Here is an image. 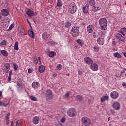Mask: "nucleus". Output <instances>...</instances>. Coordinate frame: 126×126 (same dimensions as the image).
Wrapping results in <instances>:
<instances>
[{"label":"nucleus","instance_id":"f257e3e1","mask_svg":"<svg viewBox=\"0 0 126 126\" xmlns=\"http://www.w3.org/2000/svg\"><path fill=\"white\" fill-rule=\"evenodd\" d=\"M76 10H77V6L76 4L74 2H71L69 4L68 6V12L71 14H74L75 12H76Z\"/></svg>","mask_w":126,"mask_h":126},{"label":"nucleus","instance_id":"f03ea898","mask_svg":"<svg viewBox=\"0 0 126 126\" xmlns=\"http://www.w3.org/2000/svg\"><path fill=\"white\" fill-rule=\"evenodd\" d=\"M99 23L100 25V27L102 30H106V29H107L108 27L107 26V24L108 23V22L107 21V19L106 18H102L100 19L99 21Z\"/></svg>","mask_w":126,"mask_h":126},{"label":"nucleus","instance_id":"7ed1b4c3","mask_svg":"<svg viewBox=\"0 0 126 126\" xmlns=\"http://www.w3.org/2000/svg\"><path fill=\"white\" fill-rule=\"evenodd\" d=\"M71 34L74 38L78 37L79 34V27L77 26H74L72 27Z\"/></svg>","mask_w":126,"mask_h":126},{"label":"nucleus","instance_id":"20e7f679","mask_svg":"<svg viewBox=\"0 0 126 126\" xmlns=\"http://www.w3.org/2000/svg\"><path fill=\"white\" fill-rule=\"evenodd\" d=\"M82 124L85 126H89L91 125V120L86 116H84L81 118Z\"/></svg>","mask_w":126,"mask_h":126},{"label":"nucleus","instance_id":"39448f33","mask_svg":"<svg viewBox=\"0 0 126 126\" xmlns=\"http://www.w3.org/2000/svg\"><path fill=\"white\" fill-rule=\"evenodd\" d=\"M76 110L74 108H70L68 111H67V115L69 116V117H75L76 116Z\"/></svg>","mask_w":126,"mask_h":126},{"label":"nucleus","instance_id":"423d86ee","mask_svg":"<svg viewBox=\"0 0 126 126\" xmlns=\"http://www.w3.org/2000/svg\"><path fill=\"white\" fill-rule=\"evenodd\" d=\"M45 94H46L45 97H46V99L51 100V99L53 98L54 94H53V92H52V90H47L46 93H45Z\"/></svg>","mask_w":126,"mask_h":126},{"label":"nucleus","instance_id":"0eeeda50","mask_svg":"<svg viewBox=\"0 0 126 126\" xmlns=\"http://www.w3.org/2000/svg\"><path fill=\"white\" fill-rule=\"evenodd\" d=\"M90 68L93 71H98L99 70V66L96 63H93L90 65Z\"/></svg>","mask_w":126,"mask_h":126},{"label":"nucleus","instance_id":"6e6552de","mask_svg":"<svg viewBox=\"0 0 126 126\" xmlns=\"http://www.w3.org/2000/svg\"><path fill=\"white\" fill-rule=\"evenodd\" d=\"M84 61L86 64H88V65H90V64H92L93 63V60H92V59L90 58V57H85L84 59Z\"/></svg>","mask_w":126,"mask_h":126},{"label":"nucleus","instance_id":"1a4fd4ad","mask_svg":"<svg viewBox=\"0 0 126 126\" xmlns=\"http://www.w3.org/2000/svg\"><path fill=\"white\" fill-rule=\"evenodd\" d=\"M47 55L49 58H54L55 56H57V53L55 51H52L47 49Z\"/></svg>","mask_w":126,"mask_h":126},{"label":"nucleus","instance_id":"9d476101","mask_svg":"<svg viewBox=\"0 0 126 126\" xmlns=\"http://www.w3.org/2000/svg\"><path fill=\"white\" fill-rule=\"evenodd\" d=\"M112 107L114 110L118 111L121 109V104L118 102H115L112 104Z\"/></svg>","mask_w":126,"mask_h":126},{"label":"nucleus","instance_id":"9b49d317","mask_svg":"<svg viewBox=\"0 0 126 126\" xmlns=\"http://www.w3.org/2000/svg\"><path fill=\"white\" fill-rule=\"evenodd\" d=\"M102 9V6L100 4H97L95 6L92 8V11L94 12H97L98 10H101Z\"/></svg>","mask_w":126,"mask_h":126},{"label":"nucleus","instance_id":"f8f14e48","mask_svg":"<svg viewBox=\"0 0 126 126\" xmlns=\"http://www.w3.org/2000/svg\"><path fill=\"white\" fill-rule=\"evenodd\" d=\"M87 31L88 33L91 34V33H93V31H94V26L92 25H89L87 27Z\"/></svg>","mask_w":126,"mask_h":126},{"label":"nucleus","instance_id":"ddd939ff","mask_svg":"<svg viewBox=\"0 0 126 126\" xmlns=\"http://www.w3.org/2000/svg\"><path fill=\"white\" fill-rule=\"evenodd\" d=\"M1 14L3 16H8L9 14V11L7 9H3L1 11Z\"/></svg>","mask_w":126,"mask_h":126},{"label":"nucleus","instance_id":"4468645a","mask_svg":"<svg viewBox=\"0 0 126 126\" xmlns=\"http://www.w3.org/2000/svg\"><path fill=\"white\" fill-rule=\"evenodd\" d=\"M111 98L112 99H117L119 97V93L117 92H112L111 94Z\"/></svg>","mask_w":126,"mask_h":126},{"label":"nucleus","instance_id":"2eb2a0df","mask_svg":"<svg viewBox=\"0 0 126 126\" xmlns=\"http://www.w3.org/2000/svg\"><path fill=\"white\" fill-rule=\"evenodd\" d=\"M26 13L27 15H28V16H30V17L34 16V15H35V13H34V12H33V11H32L30 9H28L26 11Z\"/></svg>","mask_w":126,"mask_h":126},{"label":"nucleus","instance_id":"dca6fc26","mask_svg":"<svg viewBox=\"0 0 126 126\" xmlns=\"http://www.w3.org/2000/svg\"><path fill=\"white\" fill-rule=\"evenodd\" d=\"M28 34L30 37L32 38V39H35V34H34V31L30 29L28 30Z\"/></svg>","mask_w":126,"mask_h":126},{"label":"nucleus","instance_id":"f3484780","mask_svg":"<svg viewBox=\"0 0 126 126\" xmlns=\"http://www.w3.org/2000/svg\"><path fill=\"white\" fill-rule=\"evenodd\" d=\"M40 122V118L38 116H35L33 119V123L35 125H38Z\"/></svg>","mask_w":126,"mask_h":126},{"label":"nucleus","instance_id":"a211bd4d","mask_svg":"<svg viewBox=\"0 0 126 126\" xmlns=\"http://www.w3.org/2000/svg\"><path fill=\"white\" fill-rule=\"evenodd\" d=\"M82 10L83 13H87L88 12V10H89V5H86L82 7Z\"/></svg>","mask_w":126,"mask_h":126},{"label":"nucleus","instance_id":"6ab92c4d","mask_svg":"<svg viewBox=\"0 0 126 126\" xmlns=\"http://www.w3.org/2000/svg\"><path fill=\"white\" fill-rule=\"evenodd\" d=\"M10 69V64L7 63L5 65V73H7Z\"/></svg>","mask_w":126,"mask_h":126},{"label":"nucleus","instance_id":"aec40b11","mask_svg":"<svg viewBox=\"0 0 126 126\" xmlns=\"http://www.w3.org/2000/svg\"><path fill=\"white\" fill-rule=\"evenodd\" d=\"M32 85L33 88H34L35 89H37L40 87V83L38 82H33Z\"/></svg>","mask_w":126,"mask_h":126},{"label":"nucleus","instance_id":"412c9836","mask_svg":"<svg viewBox=\"0 0 126 126\" xmlns=\"http://www.w3.org/2000/svg\"><path fill=\"white\" fill-rule=\"evenodd\" d=\"M116 37L117 38H118L119 39V40H120L121 42H125V37H124L123 36H122V35L117 33L116 34Z\"/></svg>","mask_w":126,"mask_h":126},{"label":"nucleus","instance_id":"4be33fe9","mask_svg":"<svg viewBox=\"0 0 126 126\" xmlns=\"http://www.w3.org/2000/svg\"><path fill=\"white\" fill-rule=\"evenodd\" d=\"M104 38L99 37L97 39V43L99 45H104Z\"/></svg>","mask_w":126,"mask_h":126},{"label":"nucleus","instance_id":"5701e85b","mask_svg":"<svg viewBox=\"0 0 126 126\" xmlns=\"http://www.w3.org/2000/svg\"><path fill=\"white\" fill-rule=\"evenodd\" d=\"M107 100H109V96H108L103 95L101 98V103H104V102H105V101H107Z\"/></svg>","mask_w":126,"mask_h":126},{"label":"nucleus","instance_id":"b1692460","mask_svg":"<svg viewBox=\"0 0 126 126\" xmlns=\"http://www.w3.org/2000/svg\"><path fill=\"white\" fill-rule=\"evenodd\" d=\"M89 5H90V6L94 7V5L96 4V1H95V0H90L89 1Z\"/></svg>","mask_w":126,"mask_h":126},{"label":"nucleus","instance_id":"393cba45","mask_svg":"<svg viewBox=\"0 0 126 126\" xmlns=\"http://www.w3.org/2000/svg\"><path fill=\"white\" fill-rule=\"evenodd\" d=\"M19 33L22 36H25V30L23 28H21L19 30Z\"/></svg>","mask_w":126,"mask_h":126},{"label":"nucleus","instance_id":"a878e982","mask_svg":"<svg viewBox=\"0 0 126 126\" xmlns=\"http://www.w3.org/2000/svg\"><path fill=\"white\" fill-rule=\"evenodd\" d=\"M1 54L4 56V57H8V52L6 50H1Z\"/></svg>","mask_w":126,"mask_h":126},{"label":"nucleus","instance_id":"bb28decb","mask_svg":"<svg viewBox=\"0 0 126 126\" xmlns=\"http://www.w3.org/2000/svg\"><path fill=\"white\" fill-rule=\"evenodd\" d=\"M64 26L66 28H69L70 26H71V23L69 22V21H67L64 23Z\"/></svg>","mask_w":126,"mask_h":126},{"label":"nucleus","instance_id":"cd10ccee","mask_svg":"<svg viewBox=\"0 0 126 126\" xmlns=\"http://www.w3.org/2000/svg\"><path fill=\"white\" fill-rule=\"evenodd\" d=\"M29 98L32 101H33L34 102H37V101H38V98H37V97L34 96H32V95L29 96Z\"/></svg>","mask_w":126,"mask_h":126},{"label":"nucleus","instance_id":"c85d7f7f","mask_svg":"<svg viewBox=\"0 0 126 126\" xmlns=\"http://www.w3.org/2000/svg\"><path fill=\"white\" fill-rule=\"evenodd\" d=\"M63 5V2L61 0H57V6L58 7H62Z\"/></svg>","mask_w":126,"mask_h":126},{"label":"nucleus","instance_id":"c756f323","mask_svg":"<svg viewBox=\"0 0 126 126\" xmlns=\"http://www.w3.org/2000/svg\"><path fill=\"white\" fill-rule=\"evenodd\" d=\"M75 99L76 101L80 102L82 101V96L80 95H78L75 97Z\"/></svg>","mask_w":126,"mask_h":126},{"label":"nucleus","instance_id":"7c9ffc66","mask_svg":"<svg viewBox=\"0 0 126 126\" xmlns=\"http://www.w3.org/2000/svg\"><path fill=\"white\" fill-rule=\"evenodd\" d=\"M126 32V28L123 27L120 29V32L122 34L123 36H125V34L124 33Z\"/></svg>","mask_w":126,"mask_h":126},{"label":"nucleus","instance_id":"2f4dec72","mask_svg":"<svg viewBox=\"0 0 126 126\" xmlns=\"http://www.w3.org/2000/svg\"><path fill=\"white\" fill-rule=\"evenodd\" d=\"M39 71L42 73V72L45 71V67L43 65L40 66L39 67Z\"/></svg>","mask_w":126,"mask_h":126},{"label":"nucleus","instance_id":"473e14b6","mask_svg":"<svg viewBox=\"0 0 126 126\" xmlns=\"http://www.w3.org/2000/svg\"><path fill=\"white\" fill-rule=\"evenodd\" d=\"M9 117H10V113H8L7 116L5 117V119L6 120L7 125H8V123H9Z\"/></svg>","mask_w":126,"mask_h":126},{"label":"nucleus","instance_id":"72a5a7b5","mask_svg":"<svg viewBox=\"0 0 126 126\" xmlns=\"http://www.w3.org/2000/svg\"><path fill=\"white\" fill-rule=\"evenodd\" d=\"M42 38L44 40H46V39H48V38H49V35H48L47 32H44L42 34Z\"/></svg>","mask_w":126,"mask_h":126},{"label":"nucleus","instance_id":"f704fd0d","mask_svg":"<svg viewBox=\"0 0 126 126\" xmlns=\"http://www.w3.org/2000/svg\"><path fill=\"white\" fill-rule=\"evenodd\" d=\"M113 56L116 58H118V59H121V58H122V56H121L118 52L114 53Z\"/></svg>","mask_w":126,"mask_h":126},{"label":"nucleus","instance_id":"c9c22d12","mask_svg":"<svg viewBox=\"0 0 126 126\" xmlns=\"http://www.w3.org/2000/svg\"><path fill=\"white\" fill-rule=\"evenodd\" d=\"M14 49L16 51H18V41H16L14 46Z\"/></svg>","mask_w":126,"mask_h":126},{"label":"nucleus","instance_id":"e433bc0d","mask_svg":"<svg viewBox=\"0 0 126 126\" xmlns=\"http://www.w3.org/2000/svg\"><path fill=\"white\" fill-rule=\"evenodd\" d=\"M9 104V103H7V104L5 103L2 102V101L0 100V106H3V107H7V105Z\"/></svg>","mask_w":126,"mask_h":126},{"label":"nucleus","instance_id":"4c0bfd02","mask_svg":"<svg viewBox=\"0 0 126 126\" xmlns=\"http://www.w3.org/2000/svg\"><path fill=\"white\" fill-rule=\"evenodd\" d=\"M7 44V41H6L5 40H3L0 43V46H6Z\"/></svg>","mask_w":126,"mask_h":126},{"label":"nucleus","instance_id":"58836bf2","mask_svg":"<svg viewBox=\"0 0 126 126\" xmlns=\"http://www.w3.org/2000/svg\"><path fill=\"white\" fill-rule=\"evenodd\" d=\"M33 63L34 64H38V59L36 57L33 58Z\"/></svg>","mask_w":126,"mask_h":126},{"label":"nucleus","instance_id":"ea45409f","mask_svg":"<svg viewBox=\"0 0 126 126\" xmlns=\"http://www.w3.org/2000/svg\"><path fill=\"white\" fill-rule=\"evenodd\" d=\"M63 68V66L61 64H58L56 66V69L57 70H61Z\"/></svg>","mask_w":126,"mask_h":126},{"label":"nucleus","instance_id":"a19ab883","mask_svg":"<svg viewBox=\"0 0 126 126\" xmlns=\"http://www.w3.org/2000/svg\"><path fill=\"white\" fill-rule=\"evenodd\" d=\"M15 25L14 24H12L10 26L9 29H8L7 31H10V30H12V29L13 28V27H14Z\"/></svg>","mask_w":126,"mask_h":126},{"label":"nucleus","instance_id":"79ce46f5","mask_svg":"<svg viewBox=\"0 0 126 126\" xmlns=\"http://www.w3.org/2000/svg\"><path fill=\"white\" fill-rule=\"evenodd\" d=\"M13 65L14 70H17L18 69V65L16 63L13 64Z\"/></svg>","mask_w":126,"mask_h":126},{"label":"nucleus","instance_id":"37998d69","mask_svg":"<svg viewBox=\"0 0 126 126\" xmlns=\"http://www.w3.org/2000/svg\"><path fill=\"white\" fill-rule=\"evenodd\" d=\"M77 43H78V44H79V45H80V46H83V42H82V41H81V39H78L77 40Z\"/></svg>","mask_w":126,"mask_h":126},{"label":"nucleus","instance_id":"c03bdc74","mask_svg":"<svg viewBox=\"0 0 126 126\" xmlns=\"http://www.w3.org/2000/svg\"><path fill=\"white\" fill-rule=\"evenodd\" d=\"M94 50L95 52H99V47L95 46L94 47Z\"/></svg>","mask_w":126,"mask_h":126},{"label":"nucleus","instance_id":"a18cd8bd","mask_svg":"<svg viewBox=\"0 0 126 126\" xmlns=\"http://www.w3.org/2000/svg\"><path fill=\"white\" fill-rule=\"evenodd\" d=\"M69 94H70V93L67 92L66 94H65V98H67V99H68L69 97Z\"/></svg>","mask_w":126,"mask_h":126},{"label":"nucleus","instance_id":"49530a36","mask_svg":"<svg viewBox=\"0 0 126 126\" xmlns=\"http://www.w3.org/2000/svg\"><path fill=\"white\" fill-rule=\"evenodd\" d=\"M21 125V121L20 120H18L16 122V126H19Z\"/></svg>","mask_w":126,"mask_h":126},{"label":"nucleus","instance_id":"de8ad7c7","mask_svg":"<svg viewBox=\"0 0 126 126\" xmlns=\"http://www.w3.org/2000/svg\"><path fill=\"white\" fill-rule=\"evenodd\" d=\"M28 73H32L33 72V69L32 68H29L28 70Z\"/></svg>","mask_w":126,"mask_h":126},{"label":"nucleus","instance_id":"09e8293b","mask_svg":"<svg viewBox=\"0 0 126 126\" xmlns=\"http://www.w3.org/2000/svg\"><path fill=\"white\" fill-rule=\"evenodd\" d=\"M60 122H61V123H64L65 122V118H63L61 119Z\"/></svg>","mask_w":126,"mask_h":126},{"label":"nucleus","instance_id":"8fccbe9b","mask_svg":"<svg viewBox=\"0 0 126 126\" xmlns=\"http://www.w3.org/2000/svg\"><path fill=\"white\" fill-rule=\"evenodd\" d=\"M126 71V69H123L122 71H121V74H120V77L121 76H122L123 74H124V73H125V72Z\"/></svg>","mask_w":126,"mask_h":126},{"label":"nucleus","instance_id":"3c124183","mask_svg":"<svg viewBox=\"0 0 126 126\" xmlns=\"http://www.w3.org/2000/svg\"><path fill=\"white\" fill-rule=\"evenodd\" d=\"M91 36L93 38H94V39H96V38H97V35H96V34H91Z\"/></svg>","mask_w":126,"mask_h":126},{"label":"nucleus","instance_id":"603ef678","mask_svg":"<svg viewBox=\"0 0 126 126\" xmlns=\"http://www.w3.org/2000/svg\"><path fill=\"white\" fill-rule=\"evenodd\" d=\"M8 82H9L10 81H11V76H9L8 77Z\"/></svg>","mask_w":126,"mask_h":126},{"label":"nucleus","instance_id":"864d4df0","mask_svg":"<svg viewBox=\"0 0 126 126\" xmlns=\"http://www.w3.org/2000/svg\"><path fill=\"white\" fill-rule=\"evenodd\" d=\"M78 74H79V75H81V74H82V71L79 70L78 71Z\"/></svg>","mask_w":126,"mask_h":126},{"label":"nucleus","instance_id":"5fc2aeb1","mask_svg":"<svg viewBox=\"0 0 126 126\" xmlns=\"http://www.w3.org/2000/svg\"><path fill=\"white\" fill-rule=\"evenodd\" d=\"M122 85H123V86H125V87H126V83L125 82H123V83H122Z\"/></svg>","mask_w":126,"mask_h":126},{"label":"nucleus","instance_id":"6e6d98bb","mask_svg":"<svg viewBox=\"0 0 126 126\" xmlns=\"http://www.w3.org/2000/svg\"><path fill=\"white\" fill-rule=\"evenodd\" d=\"M12 74V71L11 70L9 72V75L11 76Z\"/></svg>","mask_w":126,"mask_h":126},{"label":"nucleus","instance_id":"4d7b16f0","mask_svg":"<svg viewBox=\"0 0 126 126\" xmlns=\"http://www.w3.org/2000/svg\"><path fill=\"white\" fill-rule=\"evenodd\" d=\"M116 44H117V43H116V42H115V41H113V42H112V45H113V46H116Z\"/></svg>","mask_w":126,"mask_h":126},{"label":"nucleus","instance_id":"13d9d810","mask_svg":"<svg viewBox=\"0 0 126 126\" xmlns=\"http://www.w3.org/2000/svg\"><path fill=\"white\" fill-rule=\"evenodd\" d=\"M2 96V91H0V97H1Z\"/></svg>","mask_w":126,"mask_h":126},{"label":"nucleus","instance_id":"bf43d9fd","mask_svg":"<svg viewBox=\"0 0 126 126\" xmlns=\"http://www.w3.org/2000/svg\"><path fill=\"white\" fill-rule=\"evenodd\" d=\"M56 126H63V125L60 124H57Z\"/></svg>","mask_w":126,"mask_h":126},{"label":"nucleus","instance_id":"052dcab7","mask_svg":"<svg viewBox=\"0 0 126 126\" xmlns=\"http://www.w3.org/2000/svg\"><path fill=\"white\" fill-rule=\"evenodd\" d=\"M123 55H124V57H125V58H126V52H124V53H123Z\"/></svg>","mask_w":126,"mask_h":126},{"label":"nucleus","instance_id":"680f3d73","mask_svg":"<svg viewBox=\"0 0 126 126\" xmlns=\"http://www.w3.org/2000/svg\"><path fill=\"white\" fill-rule=\"evenodd\" d=\"M38 60H39V61L41 63V57H39Z\"/></svg>","mask_w":126,"mask_h":126},{"label":"nucleus","instance_id":"e2e57ef3","mask_svg":"<svg viewBox=\"0 0 126 126\" xmlns=\"http://www.w3.org/2000/svg\"><path fill=\"white\" fill-rule=\"evenodd\" d=\"M92 34H94V35H96V32H93V33H92Z\"/></svg>","mask_w":126,"mask_h":126},{"label":"nucleus","instance_id":"0e129e2a","mask_svg":"<svg viewBox=\"0 0 126 126\" xmlns=\"http://www.w3.org/2000/svg\"><path fill=\"white\" fill-rule=\"evenodd\" d=\"M27 21L28 23H29L30 25V22H29V21H28V19H27Z\"/></svg>","mask_w":126,"mask_h":126},{"label":"nucleus","instance_id":"69168bd1","mask_svg":"<svg viewBox=\"0 0 126 126\" xmlns=\"http://www.w3.org/2000/svg\"><path fill=\"white\" fill-rule=\"evenodd\" d=\"M1 18H2V16L0 15V20L1 19Z\"/></svg>","mask_w":126,"mask_h":126},{"label":"nucleus","instance_id":"338daca9","mask_svg":"<svg viewBox=\"0 0 126 126\" xmlns=\"http://www.w3.org/2000/svg\"><path fill=\"white\" fill-rule=\"evenodd\" d=\"M110 117H108V120L110 121Z\"/></svg>","mask_w":126,"mask_h":126},{"label":"nucleus","instance_id":"774afa93","mask_svg":"<svg viewBox=\"0 0 126 126\" xmlns=\"http://www.w3.org/2000/svg\"><path fill=\"white\" fill-rule=\"evenodd\" d=\"M125 5H126V1H125Z\"/></svg>","mask_w":126,"mask_h":126}]
</instances>
